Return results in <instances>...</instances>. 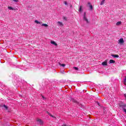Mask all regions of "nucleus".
Segmentation results:
<instances>
[{"label": "nucleus", "mask_w": 126, "mask_h": 126, "mask_svg": "<svg viewBox=\"0 0 126 126\" xmlns=\"http://www.w3.org/2000/svg\"><path fill=\"white\" fill-rule=\"evenodd\" d=\"M83 19L86 21L87 23H89V22L88 21V19L86 18V13L84 12V16L83 17Z\"/></svg>", "instance_id": "1"}, {"label": "nucleus", "mask_w": 126, "mask_h": 126, "mask_svg": "<svg viewBox=\"0 0 126 126\" xmlns=\"http://www.w3.org/2000/svg\"><path fill=\"white\" fill-rule=\"evenodd\" d=\"M119 106L120 107V108H122V109L124 110V109H125L126 107V104L122 103V104H119Z\"/></svg>", "instance_id": "2"}, {"label": "nucleus", "mask_w": 126, "mask_h": 126, "mask_svg": "<svg viewBox=\"0 0 126 126\" xmlns=\"http://www.w3.org/2000/svg\"><path fill=\"white\" fill-rule=\"evenodd\" d=\"M36 121H37V122H38V125H42L43 124V122H42V121L41 120V119H37V120H36Z\"/></svg>", "instance_id": "3"}, {"label": "nucleus", "mask_w": 126, "mask_h": 126, "mask_svg": "<svg viewBox=\"0 0 126 126\" xmlns=\"http://www.w3.org/2000/svg\"><path fill=\"white\" fill-rule=\"evenodd\" d=\"M71 101L73 102V103H75L76 104H79V102L77 101L76 100L74 99V98H71Z\"/></svg>", "instance_id": "4"}, {"label": "nucleus", "mask_w": 126, "mask_h": 126, "mask_svg": "<svg viewBox=\"0 0 126 126\" xmlns=\"http://www.w3.org/2000/svg\"><path fill=\"white\" fill-rule=\"evenodd\" d=\"M125 42V41L124 40V38H121L119 40V44H124Z\"/></svg>", "instance_id": "5"}, {"label": "nucleus", "mask_w": 126, "mask_h": 126, "mask_svg": "<svg viewBox=\"0 0 126 126\" xmlns=\"http://www.w3.org/2000/svg\"><path fill=\"white\" fill-rule=\"evenodd\" d=\"M107 64H108V63L106 61L102 63V65H107Z\"/></svg>", "instance_id": "6"}, {"label": "nucleus", "mask_w": 126, "mask_h": 126, "mask_svg": "<svg viewBox=\"0 0 126 126\" xmlns=\"http://www.w3.org/2000/svg\"><path fill=\"white\" fill-rule=\"evenodd\" d=\"M57 23L59 24V25H60V26H63V24L61 22L58 21L57 22Z\"/></svg>", "instance_id": "7"}, {"label": "nucleus", "mask_w": 126, "mask_h": 126, "mask_svg": "<svg viewBox=\"0 0 126 126\" xmlns=\"http://www.w3.org/2000/svg\"><path fill=\"white\" fill-rule=\"evenodd\" d=\"M51 43L55 46H58V44H57V43H56V42H55L54 41H51Z\"/></svg>", "instance_id": "8"}, {"label": "nucleus", "mask_w": 126, "mask_h": 126, "mask_svg": "<svg viewBox=\"0 0 126 126\" xmlns=\"http://www.w3.org/2000/svg\"><path fill=\"white\" fill-rule=\"evenodd\" d=\"M109 63H116V61H115L113 60H110L109 61Z\"/></svg>", "instance_id": "9"}, {"label": "nucleus", "mask_w": 126, "mask_h": 126, "mask_svg": "<svg viewBox=\"0 0 126 126\" xmlns=\"http://www.w3.org/2000/svg\"><path fill=\"white\" fill-rule=\"evenodd\" d=\"M121 24H122V22L121 21H119V22H118L116 23V26H120V25H121Z\"/></svg>", "instance_id": "10"}, {"label": "nucleus", "mask_w": 126, "mask_h": 126, "mask_svg": "<svg viewBox=\"0 0 126 126\" xmlns=\"http://www.w3.org/2000/svg\"><path fill=\"white\" fill-rule=\"evenodd\" d=\"M105 1H106V0H102L101 2L100 3V5H103L104 3H105Z\"/></svg>", "instance_id": "11"}, {"label": "nucleus", "mask_w": 126, "mask_h": 126, "mask_svg": "<svg viewBox=\"0 0 126 126\" xmlns=\"http://www.w3.org/2000/svg\"><path fill=\"white\" fill-rule=\"evenodd\" d=\"M112 57H113V58H119V55H112Z\"/></svg>", "instance_id": "12"}, {"label": "nucleus", "mask_w": 126, "mask_h": 126, "mask_svg": "<svg viewBox=\"0 0 126 126\" xmlns=\"http://www.w3.org/2000/svg\"><path fill=\"white\" fill-rule=\"evenodd\" d=\"M35 23H36L37 24H41V22L38 21V20H35L34 21Z\"/></svg>", "instance_id": "13"}, {"label": "nucleus", "mask_w": 126, "mask_h": 126, "mask_svg": "<svg viewBox=\"0 0 126 126\" xmlns=\"http://www.w3.org/2000/svg\"><path fill=\"white\" fill-rule=\"evenodd\" d=\"M59 65H61V66H63V67L65 66V64H64V63L61 64V63H60Z\"/></svg>", "instance_id": "14"}, {"label": "nucleus", "mask_w": 126, "mask_h": 126, "mask_svg": "<svg viewBox=\"0 0 126 126\" xmlns=\"http://www.w3.org/2000/svg\"><path fill=\"white\" fill-rule=\"evenodd\" d=\"M90 8L91 10H92L93 9V6L92 4L90 5Z\"/></svg>", "instance_id": "15"}, {"label": "nucleus", "mask_w": 126, "mask_h": 126, "mask_svg": "<svg viewBox=\"0 0 126 126\" xmlns=\"http://www.w3.org/2000/svg\"><path fill=\"white\" fill-rule=\"evenodd\" d=\"M124 83L125 85H126V76H125V78L124 79Z\"/></svg>", "instance_id": "16"}, {"label": "nucleus", "mask_w": 126, "mask_h": 126, "mask_svg": "<svg viewBox=\"0 0 126 126\" xmlns=\"http://www.w3.org/2000/svg\"><path fill=\"white\" fill-rule=\"evenodd\" d=\"M8 9H10L11 10H14V9H13V8H12V7L9 6L8 7Z\"/></svg>", "instance_id": "17"}, {"label": "nucleus", "mask_w": 126, "mask_h": 126, "mask_svg": "<svg viewBox=\"0 0 126 126\" xmlns=\"http://www.w3.org/2000/svg\"><path fill=\"white\" fill-rule=\"evenodd\" d=\"M42 26H45V27H48V26H49L48 25H47V24H43L42 25Z\"/></svg>", "instance_id": "18"}, {"label": "nucleus", "mask_w": 126, "mask_h": 126, "mask_svg": "<svg viewBox=\"0 0 126 126\" xmlns=\"http://www.w3.org/2000/svg\"><path fill=\"white\" fill-rule=\"evenodd\" d=\"M3 107L5 108V109H6V110H8V107H7V106L4 105Z\"/></svg>", "instance_id": "19"}, {"label": "nucleus", "mask_w": 126, "mask_h": 126, "mask_svg": "<svg viewBox=\"0 0 126 126\" xmlns=\"http://www.w3.org/2000/svg\"><path fill=\"white\" fill-rule=\"evenodd\" d=\"M82 9V6H80L79 8V11H81Z\"/></svg>", "instance_id": "20"}, {"label": "nucleus", "mask_w": 126, "mask_h": 126, "mask_svg": "<svg viewBox=\"0 0 126 126\" xmlns=\"http://www.w3.org/2000/svg\"><path fill=\"white\" fill-rule=\"evenodd\" d=\"M74 68L75 69V70H78V67H74Z\"/></svg>", "instance_id": "21"}, {"label": "nucleus", "mask_w": 126, "mask_h": 126, "mask_svg": "<svg viewBox=\"0 0 126 126\" xmlns=\"http://www.w3.org/2000/svg\"><path fill=\"white\" fill-rule=\"evenodd\" d=\"M64 4H65L66 5H67V2H66V1H64Z\"/></svg>", "instance_id": "22"}, {"label": "nucleus", "mask_w": 126, "mask_h": 126, "mask_svg": "<svg viewBox=\"0 0 126 126\" xmlns=\"http://www.w3.org/2000/svg\"><path fill=\"white\" fill-rule=\"evenodd\" d=\"M63 18L64 20H66V19H67V18L66 17H64Z\"/></svg>", "instance_id": "23"}, {"label": "nucleus", "mask_w": 126, "mask_h": 126, "mask_svg": "<svg viewBox=\"0 0 126 126\" xmlns=\"http://www.w3.org/2000/svg\"><path fill=\"white\" fill-rule=\"evenodd\" d=\"M46 113H47L49 116H51V115H52V114H50V113H49V112H48V111H47Z\"/></svg>", "instance_id": "24"}, {"label": "nucleus", "mask_w": 126, "mask_h": 126, "mask_svg": "<svg viewBox=\"0 0 126 126\" xmlns=\"http://www.w3.org/2000/svg\"><path fill=\"white\" fill-rule=\"evenodd\" d=\"M42 97L43 98V99H46V98H45V97L43 95H42Z\"/></svg>", "instance_id": "25"}, {"label": "nucleus", "mask_w": 126, "mask_h": 126, "mask_svg": "<svg viewBox=\"0 0 126 126\" xmlns=\"http://www.w3.org/2000/svg\"><path fill=\"white\" fill-rule=\"evenodd\" d=\"M62 126H66V125H65V124H63V125H62Z\"/></svg>", "instance_id": "26"}, {"label": "nucleus", "mask_w": 126, "mask_h": 126, "mask_svg": "<svg viewBox=\"0 0 126 126\" xmlns=\"http://www.w3.org/2000/svg\"><path fill=\"white\" fill-rule=\"evenodd\" d=\"M88 4H89V5H90V4H91V3H90V2H89L88 3Z\"/></svg>", "instance_id": "27"}, {"label": "nucleus", "mask_w": 126, "mask_h": 126, "mask_svg": "<svg viewBox=\"0 0 126 126\" xmlns=\"http://www.w3.org/2000/svg\"><path fill=\"white\" fill-rule=\"evenodd\" d=\"M124 97H125L126 99V94H124Z\"/></svg>", "instance_id": "28"}, {"label": "nucleus", "mask_w": 126, "mask_h": 126, "mask_svg": "<svg viewBox=\"0 0 126 126\" xmlns=\"http://www.w3.org/2000/svg\"><path fill=\"white\" fill-rule=\"evenodd\" d=\"M70 7H72V5L70 4Z\"/></svg>", "instance_id": "29"}, {"label": "nucleus", "mask_w": 126, "mask_h": 126, "mask_svg": "<svg viewBox=\"0 0 126 126\" xmlns=\"http://www.w3.org/2000/svg\"><path fill=\"white\" fill-rule=\"evenodd\" d=\"M50 117H52V118H54V116H53L52 115H51Z\"/></svg>", "instance_id": "30"}]
</instances>
